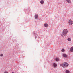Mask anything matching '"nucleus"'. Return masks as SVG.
Returning <instances> with one entry per match:
<instances>
[{"instance_id": "1", "label": "nucleus", "mask_w": 73, "mask_h": 73, "mask_svg": "<svg viewBox=\"0 0 73 73\" xmlns=\"http://www.w3.org/2000/svg\"><path fill=\"white\" fill-rule=\"evenodd\" d=\"M68 32V30L66 29H64L63 31L62 34H61V35L62 36H66L67 35V33Z\"/></svg>"}, {"instance_id": "2", "label": "nucleus", "mask_w": 73, "mask_h": 73, "mask_svg": "<svg viewBox=\"0 0 73 73\" xmlns=\"http://www.w3.org/2000/svg\"><path fill=\"white\" fill-rule=\"evenodd\" d=\"M69 66V64L66 62L63 63L62 64V66L63 68H66Z\"/></svg>"}, {"instance_id": "3", "label": "nucleus", "mask_w": 73, "mask_h": 73, "mask_svg": "<svg viewBox=\"0 0 73 73\" xmlns=\"http://www.w3.org/2000/svg\"><path fill=\"white\" fill-rule=\"evenodd\" d=\"M68 23L69 25H71L73 24V21L72 20L70 19L68 21Z\"/></svg>"}, {"instance_id": "4", "label": "nucleus", "mask_w": 73, "mask_h": 73, "mask_svg": "<svg viewBox=\"0 0 73 73\" xmlns=\"http://www.w3.org/2000/svg\"><path fill=\"white\" fill-rule=\"evenodd\" d=\"M63 56L64 57H67V55H66L65 54H64L63 55Z\"/></svg>"}, {"instance_id": "5", "label": "nucleus", "mask_w": 73, "mask_h": 73, "mask_svg": "<svg viewBox=\"0 0 73 73\" xmlns=\"http://www.w3.org/2000/svg\"><path fill=\"white\" fill-rule=\"evenodd\" d=\"M53 66L54 68H56V67L57 66V64L55 63H54Z\"/></svg>"}, {"instance_id": "6", "label": "nucleus", "mask_w": 73, "mask_h": 73, "mask_svg": "<svg viewBox=\"0 0 73 73\" xmlns=\"http://www.w3.org/2000/svg\"><path fill=\"white\" fill-rule=\"evenodd\" d=\"M44 26L45 27H48V25L47 23H45L44 24Z\"/></svg>"}, {"instance_id": "7", "label": "nucleus", "mask_w": 73, "mask_h": 73, "mask_svg": "<svg viewBox=\"0 0 73 73\" xmlns=\"http://www.w3.org/2000/svg\"><path fill=\"white\" fill-rule=\"evenodd\" d=\"M70 51L71 52H73V47H72L70 49Z\"/></svg>"}, {"instance_id": "8", "label": "nucleus", "mask_w": 73, "mask_h": 73, "mask_svg": "<svg viewBox=\"0 0 73 73\" xmlns=\"http://www.w3.org/2000/svg\"><path fill=\"white\" fill-rule=\"evenodd\" d=\"M66 1L69 3H71V1L70 0H66Z\"/></svg>"}, {"instance_id": "9", "label": "nucleus", "mask_w": 73, "mask_h": 73, "mask_svg": "<svg viewBox=\"0 0 73 73\" xmlns=\"http://www.w3.org/2000/svg\"><path fill=\"white\" fill-rule=\"evenodd\" d=\"M67 40H68V41L70 42V41H71L72 40H71V38H68Z\"/></svg>"}, {"instance_id": "10", "label": "nucleus", "mask_w": 73, "mask_h": 73, "mask_svg": "<svg viewBox=\"0 0 73 73\" xmlns=\"http://www.w3.org/2000/svg\"><path fill=\"white\" fill-rule=\"evenodd\" d=\"M44 1H43V0H42L40 1V3L42 4H44Z\"/></svg>"}, {"instance_id": "11", "label": "nucleus", "mask_w": 73, "mask_h": 73, "mask_svg": "<svg viewBox=\"0 0 73 73\" xmlns=\"http://www.w3.org/2000/svg\"><path fill=\"white\" fill-rule=\"evenodd\" d=\"M55 60L56 61H58L59 60V59L58 58H56L55 59Z\"/></svg>"}, {"instance_id": "12", "label": "nucleus", "mask_w": 73, "mask_h": 73, "mask_svg": "<svg viewBox=\"0 0 73 73\" xmlns=\"http://www.w3.org/2000/svg\"><path fill=\"white\" fill-rule=\"evenodd\" d=\"M35 19H37L38 18V15H35Z\"/></svg>"}, {"instance_id": "13", "label": "nucleus", "mask_w": 73, "mask_h": 73, "mask_svg": "<svg viewBox=\"0 0 73 73\" xmlns=\"http://www.w3.org/2000/svg\"><path fill=\"white\" fill-rule=\"evenodd\" d=\"M61 51L63 52H65V49H62Z\"/></svg>"}, {"instance_id": "14", "label": "nucleus", "mask_w": 73, "mask_h": 73, "mask_svg": "<svg viewBox=\"0 0 73 73\" xmlns=\"http://www.w3.org/2000/svg\"><path fill=\"white\" fill-rule=\"evenodd\" d=\"M4 73H8V72L7 71H5Z\"/></svg>"}, {"instance_id": "15", "label": "nucleus", "mask_w": 73, "mask_h": 73, "mask_svg": "<svg viewBox=\"0 0 73 73\" xmlns=\"http://www.w3.org/2000/svg\"><path fill=\"white\" fill-rule=\"evenodd\" d=\"M0 56H1V57H2V56H3V54H1L0 55Z\"/></svg>"}, {"instance_id": "16", "label": "nucleus", "mask_w": 73, "mask_h": 73, "mask_svg": "<svg viewBox=\"0 0 73 73\" xmlns=\"http://www.w3.org/2000/svg\"><path fill=\"white\" fill-rule=\"evenodd\" d=\"M35 38H36V36H35Z\"/></svg>"}]
</instances>
